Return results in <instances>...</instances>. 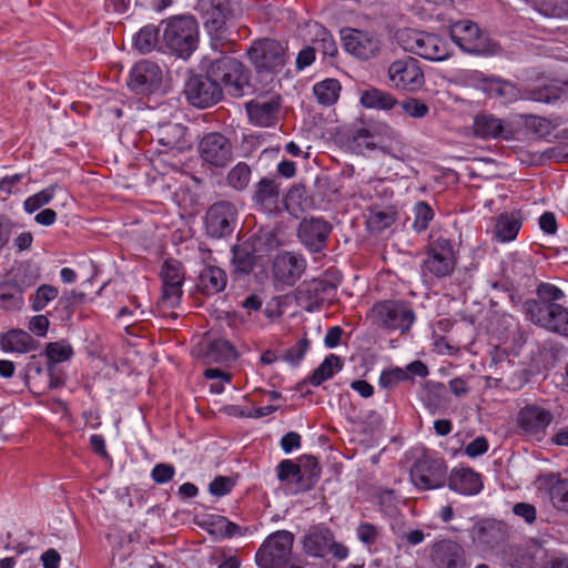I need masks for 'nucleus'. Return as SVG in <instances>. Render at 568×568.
<instances>
[{
    "instance_id": "obj_55",
    "label": "nucleus",
    "mask_w": 568,
    "mask_h": 568,
    "mask_svg": "<svg viewBox=\"0 0 568 568\" xmlns=\"http://www.w3.org/2000/svg\"><path fill=\"white\" fill-rule=\"evenodd\" d=\"M235 486L233 478L229 476H217L209 485V491L216 497L230 494Z\"/></svg>"
},
{
    "instance_id": "obj_13",
    "label": "nucleus",
    "mask_w": 568,
    "mask_h": 568,
    "mask_svg": "<svg viewBox=\"0 0 568 568\" xmlns=\"http://www.w3.org/2000/svg\"><path fill=\"white\" fill-rule=\"evenodd\" d=\"M184 93L187 101L196 108H209L223 97V89L207 73L205 77L195 75L187 80Z\"/></svg>"
},
{
    "instance_id": "obj_32",
    "label": "nucleus",
    "mask_w": 568,
    "mask_h": 568,
    "mask_svg": "<svg viewBox=\"0 0 568 568\" xmlns=\"http://www.w3.org/2000/svg\"><path fill=\"white\" fill-rule=\"evenodd\" d=\"M227 283L226 273L217 266L205 267L199 277V288L206 295H214L222 292Z\"/></svg>"
},
{
    "instance_id": "obj_17",
    "label": "nucleus",
    "mask_w": 568,
    "mask_h": 568,
    "mask_svg": "<svg viewBox=\"0 0 568 568\" xmlns=\"http://www.w3.org/2000/svg\"><path fill=\"white\" fill-rule=\"evenodd\" d=\"M201 159L215 168L225 166L233 158L231 141L219 132L205 134L199 143Z\"/></svg>"
},
{
    "instance_id": "obj_25",
    "label": "nucleus",
    "mask_w": 568,
    "mask_h": 568,
    "mask_svg": "<svg viewBox=\"0 0 568 568\" xmlns=\"http://www.w3.org/2000/svg\"><path fill=\"white\" fill-rule=\"evenodd\" d=\"M430 559L437 568H462L465 550L457 541L442 539L432 545Z\"/></svg>"
},
{
    "instance_id": "obj_24",
    "label": "nucleus",
    "mask_w": 568,
    "mask_h": 568,
    "mask_svg": "<svg viewBox=\"0 0 568 568\" xmlns=\"http://www.w3.org/2000/svg\"><path fill=\"white\" fill-rule=\"evenodd\" d=\"M305 268L306 261L302 255L286 252L276 256L272 272L277 282L292 286L301 278Z\"/></svg>"
},
{
    "instance_id": "obj_57",
    "label": "nucleus",
    "mask_w": 568,
    "mask_h": 568,
    "mask_svg": "<svg viewBox=\"0 0 568 568\" xmlns=\"http://www.w3.org/2000/svg\"><path fill=\"white\" fill-rule=\"evenodd\" d=\"M408 378V374L406 371L402 368H393L389 371H384L379 376V385L384 388H389L395 386L397 383L405 381Z\"/></svg>"
},
{
    "instance_id": "obj_10",
    "label": "nucleus",
    "mask_w": 568,
    "mask_h": 568,
    "mask_svg": "<svg viewBox=\"0 0 568 568\" xmlns=\"http://www.w3.org/2000/svg\"><path fill=\"white\" fill-rule=\"evenodd\" d=\"M247 54L258 72H280L286 63L285 48L274 39L254 41Z\"/></svg>"
},
{
    "instance_id": "obj_64",
    "label": "nucleus",
    "mask_w": 568,
    "mask_h": 568,
    "mask_svg": "<svg viewBox=\"0 0 568 568\" xmlns=\"http://www.w3.org/2000/svg\"><path fill=\"white\" fill-rule=\"evenodd\" d=\"M546 550L541 547H535L532 549H527L525 554L521 555L523 561L519 564L520 568H535L537 566V559L541 558L545 555Z\"/></svg>"
},
{
    "instance_id": "obj_31",
    "label": "nucleus",
    "mask_w": 568,
    "mask_h": 568,
    "mask_svg": "<svg viewBox=\"0 0 568 568\" xmlns=\"http://www.w3.org/2000/svg\"><path fill=\"white\" fill-rule=\"evenodd\" d=\"M480 88L487 95L499 99L503 103L513 102L519 95L515 84L498 78L483 79Z\"/></svg>"
},
{
    "instance_id": "obj_26",
    "label": "nucleus",
    "mask_w": 568,
    "mask_h": 568,
    "mask_svg": "<svg viewBox=\"0 0 568 568\" xmlns=\"http://www.w3.org/2000/svg\"><path fill=\"white\" fill-rule=\"evenodd\" d=\"M280 184L268 178H262L254 186L252 200L262 212L272 213L277 209Z\"/></svg>"
},
{
    "instance_id": "obj_63",
    "label": "nucleus",
    "mask_w": 568,
    "mask_h": 568,
    "mask_svg": "<svg viewBox=\"0 0 568 568\" xmlns=\"http://www.w3.org/2000/svg\"><path fill=\"white\" fill-rule=\"evenodd\" d=\"M542 156L555 162H568V143L546 149Z\"/></svg>"
},
{
    "instance_id": "obj_15",
    "label": "nucleus",
    "mask_w": 568,
    "mask_h": 568,
    "mask_svg": "<svg viewBox=\"0 0 568 568\" xmlns=\"http://www.w3.org/2000/svg\"><path fill=\"white\" fill-rule=\"evenodd\" d=\"M552 419L550 410L538 405H526L518 413L517 425L523 435L540 442L546 437Z\"/></svg>"
},
{
    "instance_id": "obj_30",
    "label": "nucleus",
    "mask_w": 568,
    "mask_h": 568,
    "mask_svg": "<svg viewBox=\"0 0 568 568\" xmlns=\"http://www.w3.org/2000/svg\"><path fill=\"white\" fill-rule=\"evenodd\" d=\"M232 265L234 272L250 274L257 260L262 257L260 253L247 241L232 247Z\"/></svg>"
},
{
    "instance_id": "obj_45",
    "label": "nucleus",
    "mask_w": 568,
    "mask_h": 568,
    "mask_svg": "<svg viewBox=\"0 0 568 568\" xmlns=\"http://www.w3.org/2000/svg\"><path fill=\"white\" fill-rule=\"evenodd\" d=\"M159 37V29L154 26H146L142 28L135 37L134 47L141 53L151 52L156 43Z\"/></svg>"
},
{
    "instance_id": "obj_12",
    "label": "nucleus",
    "mask_w": 568,
    "mask_h": 568,
    "mask_svg": "<svg viewBox=\"0 0 568 568\" xmlns=\"http://www.w3.org/2000/svg\"><path fill=\"white\" fill-rule=\"evenodd\" d=\"M423 271L436 277L448 276L455 268V253L450 240L437 237L429 242Z\"/></svg>"
},
{
    "instance_id": "obj_53",
    "label": "nucleus",
    "mask_w": 568,
    "mask_h": 568,
    "mask_svg": "<svg viewBox=\"0 0 568 568\" xmlns=\"http://www.w3.org/2000/svg\"><path fill=\"white\" fill-rule=\"evenodd\" d=\"M211 532L219 535L220 537H233L240 531V527L226 519L225 517L219 516L211 523Z\"/></svg>"
},
{
    "instance_id": "obj_1",
    "label": "nucleus",
    "mask_w": 568,
    "mask_h": 568,
    "mask_svg": "<svg viewBox=\"0 0 568 568\" xmlns=\"http://www.w3.org/2000/svg\"><path fill=\"white\" fill-rule=\"evenodd\" d=\"M564 297V292L556 285L540 283L536 288V298L525 302L526 315L536 325L568 336V308L558 303Z\"/></svg>"
},
{
    "instance_id": "obj_35",
    "label": "nucleus",
    "mask_w": 568,
    "mask_h": 568,
    "mask_svg": "<svg viewBox=\"0 0 568 568\" xmlns=\"http://www.w3.org/2000/svg\"><path fill=\"white\" fill-rule=\"evenodd\" d=\"M297 466H301L298 483L302 489H311L320 479L321 467L316 457L303 455L298 458Z\"/></svg>"
},
{
    "instance_id": "obj_41",
    "label": "nucleus",
    "mask_w": 568,
    "mask_h": 568,
    "mask_svg": "<svg viewBox=\"0 0 568 568\" xmlns=\"http://www.w3.org/2000/svg\"><path fill=\"white\" fill-rule=\"evenodd\" d=\"M262 256L267 255L278 245V240L271 229H260L246 240Z\"/></svg>"
},
{
    "instance_id": "obj_59",
    "label": "nucleus",
    "mask_w": 568,
    "mask_h": 568,
    "mask_svg": "<svg viewBox=\"0 0 568 568\" xmlns=\"http://www.w3.org/2000/svg\"><path fill=\"white\" fill-rule=\"evenodd\" d=\"M307 199L305 196V189L303 186H293L285 197V206L288 211H294V207L297 206L301 210H304L303 203L306 202Z\"/></svg>"
},
{
    "instance_id": "obj_37",
    "label": "nucleus",
    "mask_w": 568,
    "mask_h": 568,
    "mask_svg": "<svg viewBox=\"0 0 568 568\" xmlns=\"http://www.w3.org/2000/svg\"><path fill=\"white\" fill-rule=\"evenodd\" d=\"M342 367L343 364L341 358L334 354H329L321 365L314 369L313 374L308 377V382L313 386H320L325 381L332 378L336 372L342 369Z\"/></svg>"
},
{
    "instance_id": "obj_3",
    "label": "nucleus",
    "mask_w": 568,
    "mask_h": 568,
    "mask_svg": "<svg viewBox=\"0 0 568 568\" xmlns=\"http://www.w3.org/2000/svg\"><path fill=\"white\" fill-rule=\"evenodd\" d=\"M162 39L168 49L182 59H187L199 43V26L191 16L173 17L165 22Z\"/></svg>"
},
{
    "instance_id": "obj_54",
    "label": "nucleus",
    "mask_w": 568,
    "mask_h": 568,
    "mask_svg": "<svg viewBox=\"0 0 568 568\" xmlns=\"http://www.w3.org/2000/svg\"><path fill=\"white\" fill-rule=\"evenodd\" d=\"M357 538L366 546L374 545L381 537L379 529L369 523H361L356 528Z\"/></svg>"
},
{
    "instance_id": "obj_7",
    "label": "nucleus",
    "mask_w": 568,
    "mask_h": 568,
    "mask_svg": "<svg viewBox=\"0 0 568 568\" xmlns=\"http://www.w3.org/2000/svg\"><path fill=\"white\" fill-rule=\"evenodd\" d=\"M452 40L465 52L477 55L495 54L499 45L470 20H459L449 27Z\"/></svg>"
},
{
    "instance_id": "obj_4",
    "label": "nucleus",
    "mask_w": 568,
    "mask_h": 568,
    "mask_svg": "<svg viewBox=\"0 0 568 568\" xmlns=\"http://www.w3.org/2000/svg\"><path fill=\"white\" fill-rule=\"evenodd\" d=\"M294 535L287 530L271 534L255 555L260 568H303L291 562Z\"/></svg>"
},
{
    "instance_id": "obj_5",
    "label": "nucleus",
    "mask_w": 568,
    "mask_h": 568,
    "mask_svg": "<svg viewBox=\"0 0 568 568\" xmlns=\"http://www.w3.org/2000/svg\"><path fill=\"white\" fill-rule=\"evenodd\" d=\"M369 316L372 323L383 329L408 333L416 320L412 306L404 301H383L373 305Z\"/></svg>"
},
{
    "instance_id": "obj_62",
    "label": "nucleus",
    "mask_w": 568,
    "mask_h": 568,
    "mask_svg": "<svg viewBox=\"0 0 568 568\" xmlns=\"http://www.w3.org/2000/svg\"><path fill=\"white\" fill-rule=\"evenodd\" d=\"M84 300V293L71 291L70 293H67L60 297L59 305L67 311L68 315H71L73 313V307L78 304L83 303Z\"/></svg>"
},
{
    "instance_id": "obj_29",
    "label": "nucleus",
    "mask_w": 568,
    "mask_h": 568,
    "mask_svg": "<svg viewBox=\"0 0 568 568\" xmlns=\"http://www.w3.org/2000/svg\"><path fill=\"white\" fill-rule=\"evenodd\" d=\"M521 225L523 219L519 212H504L495 219L494 235L503 243L514 241Z\"/></svg>"
},
{
    "instance_id": "obj_61",
    "label": "nucleus",
    "mask_w": 568,
    "mask_h": 568,
    "mask_svg": "<svg viewBox=\"0 0 568 568\" xmlns=\"http://www.w3.org/2000/svg\"><path fill=\"white\" fill-rule=\"evenodd\" d=\"M489 448L486 437L478 436L471 440L464 449L465 454L470 458H476L484 455Z\"/></svg>"
},
{
    "instance_id": "obj_34",
    "label": "nucleus",
    "mask_w": 568,
    "mask_h": 568,
    "mask_svg": "<svg viewBox=\"0 0 568 568\" xmlns=\"http://www.w3.org/2000/svg\"><path fill=\"white\" fill-rule=\"evenodd\" d=\"M361 104L367 109L388 111L397 104V100L387 91L369 88L362 92Z\"/></svg>"
},
{
    "instance_id": "obj_58",
    "label": "nucleus",
    "mask_w": 568,
    "mask_h": 568,
    "mask_svg": "<svg viewBox=\"0 0 568 568\" xmlns=\"http://www.w3.org/2000/svg\"><path fill=\"white\" fill-rule=\"evenodd\" d=\"M174 475V466L164 463L156 464L151 471V477L156 484H166L173 479Z\"/></svg>"
},
{
    "instance_id": "obj_8",
    "label": "nucleus",
    "mask_w": 568,
    "mask_h": 568,
    "mask_svg": "<svg viewBox=\"0 0 568 568\" xmlns=\"http://www.w3.org/2000/svg\"><path fill=\"white\" fill-rule=\"evenodd\" d=\"M303 550L314 558H324L329 552L335 559L344 560L348 557V548L335 540L334 532L324 524L310 527L303 538Z\"/></svg>"
},
{
    "instance_id": "obj_43",
    "label": "nucleus",
    "mask_w": 568,
    "mask_h": 568,
    "mask_svg": "<svg viewBox=\"0 0 568 568\" xmlns=\"http://www.w3.org/2000/svg\"><path fill=\"white\" fill-rule=\"evenodd\" d=\"M227 184L236 191H243L251 181V168L245 162L234 165L226 176Z\"/></svg>"
},
{
    "instance_id": "obj_11",
    "label": "nucleus",
    "mask_w": 568,
    "mask_h": 568,
    "mask_svg": "<svg viewBox=\"0 0 568 568\" xmlns=\"http://www.w3.org/2000/svg\"><path fill=\"white\" fill-rule=\"evenodd\" d=\"M388 79L397 90L417 92L425 85V75L417 59L405 57L392 62Z\"/></svg>"
},
{
    "instance_id": "obj_22",
    "label": "nucleus",
    "mask_w": 568,
    "mask_h": 568,
    "mask_svg": "<svg viewBox=\"0 0 568 568\" xmlns=\"http://www.w3.org/2000/svg\"><path fill=\"white\" fill-rule=\"evenodd\" d=\"M332 225L322 217L303 219L298 225L300 241L314 253L325 248Z\"/></svg>"
},
{
    "instance_id": "obj_50",
    "label": "nucleus",
    "mask_w": 568,
    "mask_h": 568,
    "mask_svg": "<svg viewBox=\"0 0 568 568\" xmlns=\"http://www.w3.org/2000/svg\"><path fill=\"white\" fill-rule=\"evenodd\" d=\"M402 110L414 119H423L429 113V106L417 98H407L400 102Z\"/></svg>"
},
{
    "instance_id": "obj_6",
    "label": "nucleus",
    "mask_w": 568,
    "mask_h": 568,
    "mask_svg": "<svg viewBox=\"0 0 568 568\" xmlns=\"http://www.w3.org/2000/svg\"><path fill=\"white\" fill-rule=\"evenodd\" d=\"M397 39L405 51L432 61H443L450 55L447 41L437 34L414 29L397 33Z\"/></svg>"
},
{
    "instance_id": "obj_9",
    "label": "nucleus",
    "mask_w": 568,
    "mask_h": 568,
    "mask_svg": "<svg viewBox=\"0 0 568 568\" xmlns=\"http://www.w3.org/2000/svg\"><path fill=\"white\" fill-rule=\"evenodd\" d=\"M204 27L211 36V47L215 51L223 52L225 45L230 42L223 36L227 21L232 18V9L227 2L214 3L213 0H201Z\"/></svg>"
},
{
    "instance_id": "obj_47",
    "label": "nucleus",
    "mask_w": 568,
    "mask_h": 568,
    "mask_svg": "<svg viewBox=\"0 0 568 568\" xmlns=\"http://www.w3.org/2000/svg\"><path fill=\"white\" fill-rule=\"evenodd\" d=\"M22 291L8 283L0 285V303L6 308H18L22 304Z\"/></svg>"
},
{
    "instance_id": "obj_48",
    "label": "nucleus",
    "mask_w": 568,
    "mask_h": 568,
    "mask_svg": "<svg viewBox=\"0 0 568 568\" xmlns=\"http://www.w3.org/2000/svg\"><path fill=\"white\" fill-rule=\"evenodd\" d=\"M55 185H51L31 196H29L24 203L23 207L26 212L33 213L39 210L41 206L48 204L54 196Z\"/></svg>"
},
{
    "instance_id": "obj_38",
    "label": "nucleus",
    "mask_w": 568,
    "mask_h": 568,
    "mask_svg": "<svg viewBox=\"0 0 568 568\" xmlns=\"http://www.w3.org/2000/svg\"><path fill=\"white\" fill-rule=\"evenodd\" d=\"M313 92L320 104L328 106L337 101L341 83L336 79H325L314 85Z\"/></svg>"
},
{
    "instance_id": "obj_49",
    "label": "nucleus",
    "mask_w": 568,
    "mask_h": 568,
    "mask_svg": "<svg viewBox=\"0 0 568 568\" xmlns=\"http://www.w3.org/2000/svg\"><path fill=\"white\" fill-rule=\"evenodd\" d=\"M414 213L415 220L413 229L418 233L424 232L434 217L433 209L426 202L422 201L415 205Z\"/></svg>"
},
{
    "instance_id": "obj_60",
    "label": "nucleus",
    "mask_w": 568,
    "mask_h": 568,
    "mask_svg": "<svg viewBox=\"0 0 568 568\" xmlns=\"http://www.w3.org/2000/svg\"><path fill=\"white\" fill-rule=\"evenodd\" d=\"M276 469L277 478L281 481H285L290 477H294L298 481V477L301 475V466H297V463L291 459H284L277 465Z\"/></svg>"
},
{
    "instance_id": "obj_40",
    "label": "nucleus",
    "mask_w": 568,
    "mask_h": 568,
    "mask_svg": "<svg viewBox=\"0 0 568 568\" xmlns=\"http://www.w3.org/2000/svg\"><path fill=\"white\" fill-rule=\"evenodd\" d=\"M551 505L560 511L568 513V478H556L547 488Z\"/></svg>"
},
{
    "instance_id": "obj_36",
    "label": "nucleus",
    "mask_w": 568,
    "mask_h": 568,
    "mask_svg": "<svg viewBox=\"0 0 568 568\" xmlns=\"http://www.w3.org/2000/svg\"><path fill=\"white\" fill-rule=\"evenodd\" d=\"M504 130L500 119L490 114H479L474 121V132L483 139L498 138Z\"/></svg>"
},
{
    "instance_id": "obj_51",
    "label": "nucleus",
    "mask_w": 568,
    "mask_h": 568,
    "mask_svg": "<svg viewBox=\"0 0 568 568\" xmlns=\"http://www.w3.org/2000/svg\"><path fill=\"white\" fill-rule=\"evenodd\" d=\"M315 50L321 51L324 55L335 57L338 52L337 44L333 38V36L326 30L323 29L318 39L315 40Z\"/></svg>"
},
{
    "instance_id": "obj_28",
    "label": "nucleus",
    "mask_w": 568,
    "mask_h": 568,
    "mask_svg": "<svg viewBox=\"0 0 568 568\" xmlns=\"http://www.w3.org/2000/svg\"><path fill=\"white\" fill-rule=\"evenodd\" d=\"M3 352L29 353L38 348V342L23 329H11L0 337Z\"/></svg>"
},
{
    "instance_id": "obj_2",
    "label": "nucleus",
    "mask_w": 568,
    "mask_h": 568,
    "mask_svg": "<svg viewBox=\"0 0 568 568\" xmlns=\"http://www.w3.org/2000/svg\"><path fill=\"white\" fill-rule=\"evenodd\" d=\"M206 73L223 85L231 97H243L251 89L250 70L240 60L225 53L211 61Z\"/></svg>"
},
{
    "instance_id": "obj_20",
    "label": "nucleus",
    "mask_w": 568,
    "mask_h": 568,
    "mask_svg": "<svg viewBox=\"0 0 568 568\" xmlns=\"http://www.w3.org/2000/svg\"><path fill=\"white\" fill-rule=\"evenodd\" d=\"M344 49L361 60H369L376 57L381 50L377 37L357 29L342 30Z\"/></svg>"
},
{
    "instance_id": "obj_23",
    "label": "nucleus",
    "mask_w": 568,
    "mask_h": 568,
    "mask_svg": "<svg viewBox=\"0 0 568 568\" xmlns=\"http://www.w3.org/2000/svg\"><path fill=\"white\" fill-rule=\"evenodd\" d=\"M160 276L162 280V303L171 308L176 307L183 294L184 274L181 264L176 261H165Z\"/></svg>"
},
{
    "instance_id": "obj_14",
    "label": "nucleus",
    "mask_w": 568,
    "mask_h": 568,
    "mask_svg": "<svg viewBox=\"0 0 568 568\" xmlns=\"http://www.w3.org/2000/svg\"><path fill=\"white\" fill-rule=\"evenodd\" d=\"M237 217L235 205L227 201L214 203L206 212V233L214 239L231 235L234 231Z\"/></svg>"
},
{
    "instance_id": "obj_27",
    "label": "nucleus",
    "mask_w": 568,
    "mask_h": 568,
    "mask_svg": "<svg viewBox=\"0 0 568 568\" xmlns=\"http://www.w3.org/2000/svg\"><path fill=\"white\" fill-rule=\"evenodd\" d=\"M448 487L463 495H476L483 489L481 477L470 468L454 469L448 477Z\"/></svg>"
},
{
    "instance_id": "obj_18",
    "label": "nucleus",
    "mask_w": 568,
    "mask_h": 568,
    "mask_svg": "<svg viewBox=\"0 0 568 568\" xmlns=\"http://www.w3.org/2000/svg\"><path fill=\"white\" fill-rule=\"evenodd\" d=\"M162 82L160 67L149 60H141L134 64L130 72L128 87L136 94H150L156 90Z\"/></svg>"
},
{
    "instance_id": "obj_56",
    "label": "nucleus",
    "mask_w": 568,
    "mask_h": 568,
    "mask_svg": "<svg viewBox=\"0 0 568 568\" xmlns=\"http://www.w3.org/2000/svg\"><path fill=\"white\" fill-rule=\"evenodd\" d=\"M307 338L300 339L295 345L285 351L283 359L292 365H297L308 349Z\"/></svg>"
},
{
    "instance_id": "obj_44",
    "label": "nucleus",
    "mask_w": 568,
    "mask_h": 568,
    "mask_svg": "<svg viewBox=\"0 0 568 568\" xmlns=\"http://www.w3.org/2000/svg\"><path fill=\"white\" fill-rule=\"evenodd\" d=\"M59 295L57 287L50 284L40 285L34 294L30 297L31 308L33 312H40L47 307V305L54 301Z\"/></svg>"
},
{
    "instance_id": "obj_19",
    "label": "nucleus",
    "mask_w": 568,
    "mask_h": 568,
    "mask_svg": "<svg viewBox=\"0 0 568 568\" xmlns=\"http://www.w3.org/2000/svg\"><path fill=\"white\" fill-rule=\"evenodd\" d=\"M446 470L442 460L418 459L410 469V478L414 485L420 489H435L445 484Z\"/></svg>"
},
{
    "instance_id": "obj_33",
    "label": "nucleus",
    "mask_w": 568,
    "mask_h": 568,
    "mask_svg": "<svg viewBox=\"0 0 568 568\" xmlns=\"http://www.w3.org/2000/svg\"><path fill=\"white\" fill-rule=\"evenodd\" d=\"M186 128L179 123H166L158 130V142L170 149H184Z\"/></svg>"
},
{
    "instance_id": "obj_52",
    "label": "nucleus",
    "mask_w": 568,
    "mask_h": 568,
    "mask_svg": "<svg viewBox=\"0 0 568 568\" xmlns=\"http://www.w3.org/2000/svg\"><path fill=\"white\" fill-rule=\"evenodd\" d=\"M527 98L536 102L551 103L559 99V93L557 88L545 85L528 91Z\"/></svg>"
},
{
    "instance_id": "obj_16",
    "label": "nucleus",
    "mask_w": 568,
    "mask_h": 568,
    "mask_svg": "<svg viewBox=\"0 0 568 568\" xmlns=\"http://www.w3.org/2000/svg\"><path fill=\"white\" fill-rule=\"evenodd\" d=\"M506 524L495 519H483L470 530L473 544L480 551H490L503 545L508 538Z\"/></svg>"
},
{
    "instance_id": "obj_42",
    "label": "nucleus",
    "mask_w": 568,
    "mask_h": 568,
    "mask_svg": "<svg viewBox=\"0 0 568 568\" xmlns=\"http://www.w3.org/2000/svg\"><path fill=\"white\" fill-rule=\"evenodd\" d=\"M205 356L210 362L224 363L234 359L236 353L229 341L215 339L209 344Z\"/></svg>"
},
{
    "instance_id": "obj_46",
    "label": "nucleus",
    "mask_w": 568,
    "mask_h": 568,
    "mask_svg": "<svg viewBox=\"0 0 568 568\" xmlns=\"http://www.w3.org/2000/svg\"><path fill=\"white\" fill-rule=\"evenodd\" d=\"M73 354V349L70 344L65 342H52L47 345L45 355L49 361V365H54L60 362L68 361Z\"/></svg>"
},
{
    "instance_id": "obj_39",
    "label": "nucleus",
    "mask_w": 568,
    "mask_h": 568,
    "mask_svg": "<svg viewBox=\"0 0 568 568\" xmlns=\"http://www.w3.org/2000/svg\"><path fill=\"white\" fill-rule=\"evenodd\" d=\"M397 212L393 206L372 209L367 217V226L371 231L382 232L394 224Z\"/></svg>"
},
{
    "instance_id": "obj_21",
    "label": "nucleus",
    "mask_w": 568,
    "mask_h": 568,
    "mask_svg": "<svg viewBox=\"0 0 568 568\" xmlns=\"http://www.w3.org/2000/svg\"><path fill=\"white\" fill-rule=\"evenodd\" d=\"M252 124L270 128L276 125L280 118L281 98L278 95L258 97L245 104Z\"/></svg>"
}]
</instances>
